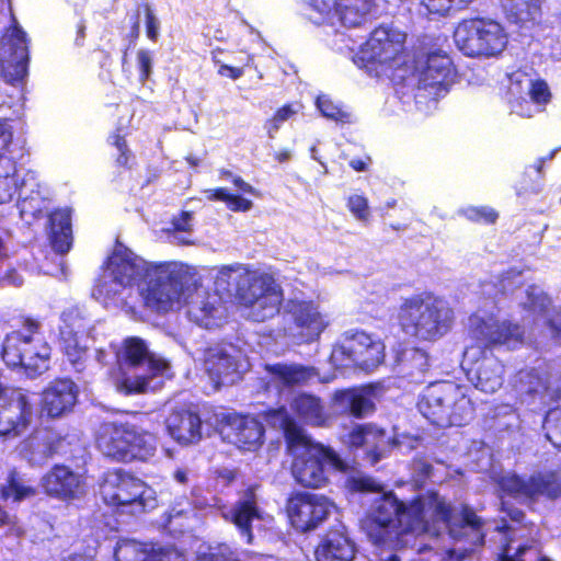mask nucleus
I'll use <instances>...</instances> for the list:
<instances>
[{
    "label": "nucleus",
    "instance_id": "nucleus-1",
    "mask_svg": "<svg viewBox=\"0 0 561 561\" xmlns=\"http://www.w3.org/2000/svg\"><path fill=\"white\" fill-rule=\"evenodd\" d=\"M350 485L356 492L378 493L360 522L368 539L377 547L407 548V536L415 537L428 530L426 510L434 520L446 526L455 540H466L471 546L484 543L483 519L467 504L460 506V518H456L454 506L437 490L430 489L405 501L393 490H385L383 484L370 476L354 477Z\"/></svg>",
    "mask_w": 561,
    "mask_h": 561
},
{
    "label": "nucleus",
    "instance_id": "nucleus-2",
    "mask_svg": "<svg viewBox=\"0 0 561 561\" xmlns=\"http://www.w3.org/2000/svg\"><path fill=\"white\" fill-rule=\"evenodd\" d=\"M267 415L280 420V428L291 450V474L305 489H323L330 483L331 471L347 473L350 465L329 445L314 442L290 416L284 407L270 410Z\"/></svg>",
    "mask_w": 561,
    "mask_h": 561
},
{
    "label": "nucleus",
    "instance_id": "nucleus-3",
    "mask_svg": "<svg viewBox=\"0 0 561 561\" xmlns=\"http://www.w3.org/2000/svg\"><path fill=\"white\" fill-rule=\"evenodd\" d=\"M455 322L454 308L432 291L402 298L396 312L399 331L417 344L439 341L453 330Z\"/></svg>",
    "mask_w": 561,
    "mask_h": 561
},
{
    "label": "nucleus",
    "instance_id": "nucleus-4",
    "mask_svg": "<svg viewBox=\"0 0 561 561\" xmlns=\"http://www.w3.org/2000/svg\"><path fill=\"white\" fill-rule=\"evenodd\" d=\"M218 278L226 282L228 291H234L239 305L250 309L254 321L264 322L278 314L283 290L271 275L241 266H224Z\"/></svg>",
    "mask_w": 561,
    "mask_h": 561
},
{
    "label": "nucleus",
    "instance_id": "nucleus-5",
    "mask_svg": "<svg viewBox=\"0 0 561 561\" xmlns=\"http://www.w3.org/2000/svg\"><path fill=\"white\" fill-rule=\"evenodd\" d=\"M417 408L431 424L440 428L465 426L476 414L466 387L450 380L430 383L421 394Z\"/></svg>",
    "mask_w": 561,
    "mask_h": 561
},
{
    "label": "nucleus",
    "instance_id": "nucleus-6",
    "mask_svg": "<svg viewBox=\"0 0 561 561\" xmlns=\"http://www.w3.org/2000/svg\"><path fill=\"white\" fill-rule=\"evenodd\" d=\"M157 435L130 422L104 423L95 438L104 457L116 462H148L157 453Z\"/></svg>",
    "mask_w": 561,
    "mask_h": 561
},
{
    "label": "nucleus",
    "instance_id": "nucleus-7",
    "mask_svg": "<svg viewBox=\"0 0 561 561\" xmlns=\"http://www.w3.org/2000/svg\"><path fill=\"white\" fill-rule=\"evenodd\" d=\"M39 330V321L24 317L20 328L5 335L1 357L8 367H22L31 373L44 371L47 368L50 347Z\"/></svg>",
    "mask_w": 561,
    "mask_h": 561
},
{
    "label": "nucleus",
    "instance_id": "nucleus-8",
    "mask_svg": "<svg viewBox=\"0 0 561 561\" xmlns=\"http://www.w3.org/2000/svg\"><path fill=\"white\" fill-rule=\"evenodd\" d=\"M457 48L469 58L497 59L508 44V34L502 23L488 16L465 18L454 31Z\"/></svg>",
    "mask_w": 561,
    "mask_h": 561
},
{
    "label": "nucleus",
    "instance_id": "nucleus-9",
    "mask_svg": "<svg viewBox=\"0 0 561 561\" xmlns=\"http://www.w3.org/2000/svg\"><path fill=\"white\" fill-rule=\"evenodd\" d=\"M496 484L502 494L528 505L540 499L554 502L561 499V469L540 470L528 477L506 473L497 478Z\"/></svg>",
    "mask_w": 561,
    "mask_h": 561
},
{
    "label": "nucleus",
    "instance_id": "nucleus-10",
    "mask_svg": "<svg viewBox=\"0 0 561 561\" xmlns=\"http://www.w3.org/2000/svg\"><path fill=\"white\" fill-rule=\"evenodd\" d=\"M20 214L23 218L41 219L48 216V236L53 249L60 254L67 253L72 244L71 213L68 208L49 211V201L38 190L31 188L30 194L20 195Z\"/></svg>",
    "mask_w": 561,
    "mask_h": 561
},
{
    "label": "nucleus",
    "instance_id": "nucleus-11",
    "mask_svg": "<svg viewBox=\"0 0 561 561\" xmlns=\"http://www.w3.org/2000/svg\"><path fill=\"white\" fill-rule=\"evenodd\" d=\"M141 290L145 307L158 313L169 312L184 291L182 274L169 262H160L149 268Z\"/></svg>",
    "mask_w": 561,
    "mask_h": 561
},
{
    "label": "nucleus",
    "instance_id": "nucleus-12",
    "mask_svg": "<svg viewBox=\"0 0 561 561\" xmlns=\"http://www.w3.org/2000/svg\"><path fill=\"white\" fill-rule=\"evenodd\" d=\"M30 41L25 31L13 22L1 36L0 72L4 81L23 89L28 75Z\"/></svg>",
    "mask_w": 561,
    "mask_h": 561
},
{
    "label": "nucleus",
    "instance_id": "nucleus-13",
    "mask_svg": "<svg viewBox=\"0 0 561 561\" xmlns=\"http://www.w3.org/2000/svg\"><path fill=\"white\" fill-rule=\"evenodd\" d=\"M290 525L300 533H309L322 526L335 505L328 496L308 491L291 493L286 501Z\"/></svg>",
    "mask_w": 561,
    "mask_h": 561
},
{
    "label": "nucleus",
    "instance_id": "nucleus-14",
    "mask_svg": "<svg viewBox=\"0 0 561 561\" xmlns=\"http://www.w3.org/2000/svg\"><path fill=\"white\" fill-rule=\"evenodd\" d=\"M405 38V33L390 25L377 26L366 42L367 58L391 70L410 69Z\"/></svg>",
    "mask_w": 561,
    "mask_h": 561
},
{
    "label": "nucleus",
    "instance_id": "nucleus-15",
    "mask_svg": "<svg viewBox=\"0 0 561 561\" xmlns=\"http://www.w3.org/2000/svg\"><path fill=\"white\" fill-rule=\"evenodd\" d=\"M146 484L130 472L115 468L103 473L100 482V495L112 507L138 505L144 510Z\"/></svg>",
    "mask_w": 561,
    "mask_h": 561
},
{
    "label": "nucleus",
    "instance_id": "nucleus-16",
    "mask_svg": "<svg viewBox=\"0 0 561 561\" xmlns=\"http://www.w3.org/2000/svg\"><path fill=\"white\" fill-rule=\"evenodd\" d=\"M221 438L241 450L255 451L264 443L265 427L255 416L238 412L221 413L216 423Z\"/></svg>",
    "mask_w": 561,
    "mask_h": 561
},
{
    "label": "nucleus",
    "instance_id": "nucleus-17",
    "mask_svg": "<svg viewBox=\"0 0 561 561\" xmlns=\"http://www.w3.org/2000/svg\"><path fill=\"white\" fill-rule=\"evenodd\" d=\"M470 335L483 351H492L499 346L522 344L525 337L524 328L511 320L472 316L470 318Z\"/></svg>",
    "mask_w": 561,
    "mask_h": 561
},
{
    "label": "nucleus",
    "instance_id": "nucleus-18",
    "mask_svg": "<svg viewBox=\"0 0 561 561\" xmlns=\"http://www.w3.org/2000/svg\"><path fill=\"white\" fill-rule=\"evenodd\" d=\"M154 264L136 255L124 243L116 240L103 267L110 271L114 283L126 288L144 282L149 276V268Z\"/></svg>",
    "mask_w": 561,
    "mask_h": 561
},
{
    "label": "nucleus",
    "instance_id": "nucleus-19",
    "mask_svg": "<svg viewBox=\"0 0 561 561\" xmlns=\"http://www.w3.org/2000/svg\"><path fill=\"white\" fill-rule=\"evenodd\" d=\"M345 359L346 365L370 371L385 360V345L380 340H374L364 331H355L347 335L337 350Z\"/></svg>",
    "mask_w": 561,
    "mask_h": 561
},
{
    "label": "nucleus",
    "instance_id": "nucleus-20",
    "mask_svg": "<svg viewBox=\"0 0 561 561\" xmlns=\"http://www.w3.org/2000/svg\"><path fill=\"white\" fill-rule=\"evenodd\" d=\"M256 491L257 486L255 484L248 485L239 492V497L230 510L222 515L225 520L236 527L247 545L254 542L253 523L263 519Z\"/></svg>",
    "mask_w": 561,
    "mask_h": 561
},
{
    "label": "nucleus",
    "instance_id": "nucleus-21",
    "mask_svg": "<svg viewBox=\"0 0 561 561\" xmlns=\"http://www.w3.org/2000/svg\"><path fill=\"white\" fill-rule=\"evenodd\" d=\"M390 437L386 428L376 423H360L354 425L343 438V444L350 453L367 447L364 459L371 466L382 458V451Z\"/></svg>",
    "mask_w": 561,
    "mask_h": 561
},
{
    "label": "nucleus",
    "instance_id": "nucleus-22",
    "mask_svg": "<svg viewBox=\"0 0 561 561\" xmlns=\"http://www.w3.org/2000/svg\"><path fill=\"white\" fill-rule=\"evenodd\" d=\"M78 400V387L70 378H56L42 391L39 410L48 419L70 413Z\"/></svg>",
    "mask_w": 561,
    "mask_h": 561
},
{
    "label": "nucleus",
    "instance_id": "nucleus-23",
    "mask_svg": "<svg viewBox=\"0 0 561 561\" xmlns=\"http://www.w3.org/2000/svg\"><path fill=\"white\" fill-rule=\"evenodd\" d=\"M84 479L66 465H54L42 478L44 492L54 499L70 502L84 494Z\"/></svg>",
    "mask_w": 561,
    "mask_h": 561
},
{
    "label": "nucleus",
    "instance_id": "nucleus-24",
    "mask_svg": "<svg viewBox=\"0 0 561 561\" xmlns=\"http://www.w3.org/2000/svg\"><path fill=\"white\" fill-rule=\"evenodd\" d=\"M456 67L448 54L436 50L427 54L419 69V83L422 88L434 89L436 93L448 88L455 82Z\"/></svg>",
    "mask_w": 561,
    "mask_h": 561
},
{
    "label": "nucleus",
    "instance_id": "nucleus-25",
    "mask_svg": "<svg viewBox=\"0 0 561 561\" xmlns=\"http://www.w3.org/2000/svg\"><path fill=\"white\" fill-rule=\"evenodd\" d=\"M64 325L60 327L59 342L62 354L78 373L82 371L89 357L88 347L82 344L78 333L83 331V319L79 314L69 311L64 317Z\"/></svg>",
    "mask_w": 561,
    "mask_h": 561
},
{
    "label": "nucleus",
    "instance_id": "nucleus-26",
    "mask_svg": "<svg viewBox=\"0 0 561 561\" xmlns=\"http://www.w3.org/2000/svg\"><path fill=\"white\" fill-rule=\"evenodd\" d=\"M287 312L291 316L304 342L311 343L319 339L327 328V322L312 300L290 299Z\"/></svg>",
    "mask_w": 561,
    "mask_h": 561
},
{
    "label": "nucleus",
    "instance_id": "nucleus-27",
    "mask_svg": "<svg viewBox=\"0 0 561 561\" xmlns=\"http://www.w3.org/2000/svg\"><path fill=\"white\" fill-rule=\"evenodd\" d=\"M356 545L346 531L328 529L314 549L316 561H354Z\"/></svg>",
    "mask_w": 561,
    "mask_h": 561
},
{
    "label": "nucleus",
    "instance_id": "nucleus-28",
    "mask_svg": "<svg viewBox=\"0 0 561 561\" xmlns=\"http://www.w3.org/2000/svg\"><path fill=\"white\" fill-rule=\"evenodd\" d=\"M371 394L373 389L369 386L350 387L336 390L332 401L340 408L342 414L360 420L376 411Z\"/></svg>",
    "mask_w": 561,
    "mask_h": 561
},
{
    "label": "nucleus",
    "instance_id": "nucleus-29",
    "mask_svg": "<svg viewBox=\"0 0 561 561\" xmlns=\"http://www.w3.org/2000/svg\"><path fill=\"white\" fill-rule=\"evenodd\" d=\"M167 430L179 444H195L202 438V420L197 412L174 410L167 420Z\"/></svg>",
    "mask_w": 561,
    "mask_h": 561
},
{
    "label": "nucleus",
    "instance_id": "nucleus-30",
    "mask_svg": "<svg viewBox=\"0 0 561 561\" xmlns=\"http://www.w3.org/2000/svg\"><path fill=\"white\" fill-rule=\"evenodd\" d=\"M515 403L530 405L549 391V382L535 369H523L513 381Z\"/></svg>",
    "mask_w": 561,
    "mask_h": 561
},
{
    "label": "nucleus",
    "instance_id": "nucleus-31",
    "mask_svg": "<svg viewBox=\"0 0 561 561\" xmlns=\"http://www.w3.org/2000/svg\"><path fill=\"white\" fill-rule=\"evenodd\" d=\"M264 370L273 382L286 388L305 385L317 375L314 367L294 363L266 364Z\"/></svg>",
    "mask_w": 561,
    "mask_h": 561
},
{
    "label": "nucleus",
    "instance_id": "nucleus-32",
    "mask_svg": "<svg viewBox=\"0 0 561 561\" xmlns=\"http://www.w3.org/2000/svg\"><path fill=\"white\" fill-rule=\"evenodd\" d=\"M290 407L295 414L309 425L325 427L330 424V415L322 400L314 394L299 393L293 399Z\"/></svg>",
    "mask_w": 561,
    "mask_h": 561
},
{
    "label": "nucleus",
    "instance_id": "nucleus-33",
    "mask_svg": "<svg viewBox=\"0 0 561 561\" xmlns=\"http://www.w3.org/2000/svg\"><path fill=\"white\" fill-rule=\"evenodd\" d=\"M204 364L215 389H219L227 380H232L239 371L237 359L221 350L209 351Z\"/></svg>",
    "mask_w": 561,
    "mask_h": 561
},
{
    "label": "nucleus",
    "instance_id": "nucleus-34",
    "mask_svg": "<svg viewBox=\"0 0 561 561\" xmlns=\"http://www.w3.org/2000/svg\"><path fill=\"white\" fill-rule=\"evenodd\" d=\"M376 0H333L332 10L340 23L348 28L359 27L367 20Z\"/></svg>",
    "mask_w": 561,
    "mask_h": 561
},
{
    "label": "nucleus",
    "instance_id": "nucleus-35",
    "mask_svg": "<svg viewBox=\"0 0 561 561\" xmlns=\"http://www.w3.org/2000/svg\"><path fill=\"white\" fill-rule=\"evenodd\" d=\"M27 179H19L13 158H0V205L10 203L15 194L22 195Z\"/></svg>",
    "mask_w": 561,
    "mask_h": 561
},
{
    "label": "nucleus",
    "instance_id": "nucleus-36",
    "mask_svg": "<svg viewBox=\"0 0 561 561\" xmlns=\"http://www.w3.org/2000/svg\"><path fill=\"white\" fill-rule=\"evenodd\" d=\"M148 346L142 339L138 336L126 337L116 354L117 363L121 366L139 367L148 358Z\"/></svg>",
    "mask_w": 561,
    "mask_h": 561
},
{
    "label": "nucleus",
    "instance_id": "nucleus-37",
    "mask_svg": "<svg viewBox=\"0 0 561 561\" xmlns=\"http://www.w3.org/2000/svg\"><path fill=\"white\" fill-rule=\"evenodd\" d=\"M36 494V488L26 484L23 477L14 468L9 471L5 483L0 488V496L3 500L11 499L14 502L24 501Z\"/></svg>",
    "mask_w": 561,
    "mask_h": 561
},
{
    "label": "nucleus",
    "instance_id": "nucleus-38",
    "mask_svg": "<svg viewBox=\"0 0 561 561\" xmlns=\"http://www.w3.org/2000/svg\"><path fill=\"white\" fill-rule=\"evenodd\" d=\"M501 5L517 23L533 22L540 15V0H501Z\"/></svg>",
    "mask_w": 561,
    "mask_h": 561
},
{
    "label": "nucleus",
    "instance_id": "nucleus-39",
    "mask_svg": "<svg viewBox=\"0 0 561 561\" xmlns=\"http://www.w3.org/2000/svg\"><path fill=\"white\" fill-rule=\"evenodd\" d=\"M149 546L136 540H122L115 548L114 558L116 561H144Z\"/></svg>",
    "mask_w": 561,
    "mask_h": 561
},
{
    "label": "nucleus",
    "instance_id": "nucleus-40",
    "mask_svg": "<svg viewBox=\"0 0 561 561\" xmlns=\"http://www.w3.org/2000/svg\"><path fill=\"white\" fill-rule=\"evenodd\" d=\"M472 0H420L427 14L445 16L450 12L467 8Z\"/></svg>",
    "mask_w": 561,
    "mask_h": 561
},
{
    "label": "nucleus",
    "instance_id": "nucleus-41",
    "mask_svg": "<svg viewBox=\"0 0 561 561\" xmlns=\"http://www.w3.org/2000/svg\"><path fill=\"white\" fill-rule=\"evenodd\" d=\"M196 561H243L238 552L226 542L209 546L206 551L196 554Z\"/></svg>",
    "mask_w": 561,
    "mask_h": 561
},
{
    "label": "nucleus",
    "instance_id": "nucleus-42",
    "mask_svg": "<svg viewBox=\"0 0 561 561\" xmlns=\"http://www.w3.org/2000/svg\"><path fill=\"white\" fill-rule=\"evenodd\" d=\"M116 388L126 396L145 393L149 388V379L145 375L130 377L121 374L116 379Z\"/></svg>",
    "mask_w": 561,
    "mask_h": 561
},
{
    "label": "nucleus",
    "instance_id": "nucleus-43",
    "mask_svg": "<svg viewBox=\"0 0 561 561\" xmlns=\"http://www.w3.org/2000/svg\"><path fill=\"white\" fill-rule=\"evenodd\" d=\"M317 107L321 114L336 123H351V115L344 111L342 106L335 104L329 96L322 95L317 98Z\"/></svg>",
    "mask_w": 561,
    "mask_h": 561
},
{
    "label": "nucleus",
    "instance_id": "nucleus-44",
    "mask_svg": "<svg viewBox=\"0 0 561 561\" xmlns=\"http://www.w3.org/2000/svg\"><path fill=\"white\" fill-rule=\"evenodd\" d=\"M461 214L469 221L482 225H493L499 218V213L490 206H468Z\"/></svg>",
    "mask_w": 561,
    "mask_h": 561
},
{
    "label": "nucleus",
    "instance_id": "nucleus-45",
    "mask_svg": "<svg viewBox=\"0 0 561 561\" xmlns=\"http://www.w3.org/2000/svg\"><path fill=\"white\" fill-rule=\"evenodd\" d=\"M547 439L561 451V409H552L545 420Z\"/></svg>",
    "mask_w": 561,
    "mask_h": 561
},
{
    "label": "nucleus",
    "instance_id": "nucleus-46",
    "mask_svg": "<svg viewBox=\"0 0 561 561\" xmlns=\"http://www.w3.org/2000/svg\"><path fill=\"white\" fill-rule=\"evenodd\" d=\"M434 473V467L425 458L419 457L412 460V474L411 481L415 489H422L432 478Z\"/></svg>",
    "mask_w": 561,
    "mask_h": 561
},
{
    "label": "nucleus",
    "instance_id": "nucleus-47",
    "mask_svg": "<svg viewBox=\"0 0 561 561\" xmlns=\"http://www.w3.org/2000/svg\"><path fill=\"white\" fill-rule=\"evenodd\" d=\"M296 113L297 111L290 103L284 104L277 108L264 123V128L266 129L268 137L274 138L283 123L291 118Z\"/></svg>",
    "mask_w": 561,
    "mask_h": 561
},
{
    "label": "nucleus",
    "instance_id": "nucleus-48",
    "mask_svg": "<svg viewBox=\"0 0 561 561\" xmlns=\"http://www.w3.org/2000/svg\"><path fill=\"white\" fill-rule=\"evenodd\" d=\"M527 301L525 309L530 312H537L547 316L552 307V299L547 293H536L534 289H527Z\"/></svg>",
    "mask_w": 561,
    "mask_h": 561
},
{
    "label": "nucleus",
    "instance_id": "nucleus-49",
    "mask_svg": "<svg viewBox=\"0 0 561 561\" xmlns=\"http://www.w3.org/2000/svg\"><path fill=\"white\" fill-rule=\"evenodd\" d=\"M348 211L359 221L367 222L370 218V209L367 197L360 194H352L346 199Z\"/></svg>",
    "mask_w": 561,
    "mask_h": 561
},
{
    "label": "nucleus",
    "instance_id": "nucleus-50",
    "mask_svg": "<svg viewBox=\"0 0 561 561\" xmlns=\"http://www.w3.org/2000/svg\"><path fill=\"white\" fill-rule=\"evenodd\" d=\"M476 386L484 392H494L502 385V376L496 371H486L485 369H477Z\"/></svg>",
    "mask_w": 561,
    "mask_h": 561
},
{
    "label": "nucleus",
    "instance_id": "nucleus-51",
    "mask_svg": "<svg viewBox=\"0 0 561 561\" xmlns=\"http://www.w3.org/2000/svg\"><path fill=\"white\" fill-rule=\"evenodd\" d=\"M139 8H141L142 13L145 14L146 34L148 38L152 42H157L159 37L160 23L151 4L144 1L139 3Z\"/></svg>",
    "mask_w": 561,
    "mask_h": 561
},
{
    "label": "nucleus",
    "instance_id": "nucleus-52",
    "mask_svg": "<svg viewBox=\"0 0 561 561\" xmlns=\"http://www.w3.org/2000/svg\"><path fill=\"white\" fill-rule=\"evenodd\" d=\"M528 92L531 101L537 104H547L551 99L549 87L542 79L529 80Z\"/></svg>",
    "mask_w": 561,
    "mask_h": 561
},
{
    "label": "nucleus",
    "instance_id": "nucleus-53",
    "mask_svg": "<svg viewBox=\"0 0 561 561\" xmlns=\"http://www.w3.org/2000/svg\"><path fill=\"white\" fill-rule=\"evenodd\" d=\"M71 445V439L68 434L66 435H54L47 438L45 442V453L47 456L57 454H67Z\"/></svg>",
    "mask_w": 561,
    "mask_h": 561
},
{
    "label": "nucleus",
    "instance_id": "nucleus-54",
    "mask_svg": "<svg viewBox=\"0 0 561 561\" xmlns=\"http://www.w3.org/2000/svg\"><path fill=\"white\" fill-rule=\"evenodd\" d=\"M545 325L550 331L551 337L561 340V305L552 307L545 318Z\"/></svg>",
    "mask_w": 561,
    "mask_h": 561
},
{
    "label": "nucleus",
    "instance_id": "nucleus-55",
    "mask_svg": "<svg viewBox=\"0 0 561 561\" xmlns=\"http://www.w3.org/2000/svg\"><path fill=\"white\" fill-rule=\"evenodd\" d=\"M217 51H222V50L219 48L214 50L211 53L213 54L211 59H213L214 64L218 66V69H217L218 75L221 77H228L232 80L240 79L244 73L243 68L242 67H233V66L220 62V60L217 59V57H216Z\"/></svg>",
    "mask_w": 561,
    "mask_h": 561
},
{
    "label": "nucleus",
    "instance_id": "nucleus-56",
    "mask_svg": "<svg viewBox=\"0 0 561 561\" xmlns=\"http://www.w3.org/2000/svg\"><path fill=\"white\" fill-rule=\"evenodd\" d=\"M216 310V307L214 304L207 301V300H202L199 302V305L195 306L193 305L191 308H190V313H192L197 321H207L209 320L210 318L214 317V312Z\"/></svg>",
    "mask_w": 561,
    "mask_h": 561
},
{
    "label": "nucleus",
    "instance_id": "nucleus-57",
    "mask_svg": "<svg viewBox=\"0 0 561 561\" xmlns=\"http://www.w3.org/2000/svg\"><path fill=\"white\" fill-rule=\"evenodd\" d=\"M137 62L139 68V79L145 82L149 79L152 68L151 55L148 50L140 49L137 53Z\"/></svg>",
    "mask_w": 561,
    "mask_h": 561
},
{
    "label": "nucleus",
    "instance_id": "nucleus-58",
    "mask_svg": "<svg viewBox=\"0 0 561 561\" xmlns=\"http://www.w3.org/2000/svg\"><path fill=\"white\" fill-rule=\"evenodd\" d=\"M144 365H147L148 375L146 376L148 377L149 380L162 375L164 370L168 368V365L163 359L157 358L150 352H148V358L145 360Z\"/></svg>",
    "mask_w": 561,
    "mask_h": 561
},
{
    "label": "nucleus",
    "instance_id": "nucleus-59",
    "mask_svg": "<svg viewBox=\"0 0 561 561\" xmlns=\"http://www.w3.org/2000/svg\"><path fill=\"white\" fill-rule=\"evenodd\" d=\"M226 206L231 211L245 213L253 207V203L241 195L230 193Z\"/></svg>",
    "mask_w": 561,
    "mask_h": 561
},
{
    "label": "nucleus",
    "instance_id": "nucleus-60",
    "mask_svg": "<svg viewBox=\"0 0 561 561\" xmlns=\"http://www.w3.org/2000/svg\"><path fill=\"white\" fill-rule=\"evenodd\" d=\"M12 129L5 121H0V158H10L7 156L8 148L12 141Z\"/></svg>",
    "mask_w": 561,
    "mask_h": 561
},
{
    "label": "nucleus",
    "instance_id": "nucleus-61",
    "mask_svg": "<svg viewBox=\"0 0 561 561\" xmlns=\"http://www.w3.org/2000/svg\"><path fill=\"white\" fill-rule=\"evenodd\" d=\"M193 214L187 210H183L180 213L178 217H174L171 221L173 231L178 232H190L192 231V220Z\"/></svg>",
    "mask_w": 561,
    "mask_h": 561
},
{
    "label": "nucleus",
    "instance_id": "nucleus-62",
    "mask_svg": "<svg viewBox=\"0 0 561 561\" xmlns=\"http://www.w3.org/2000/svg\"><path fill=\"white\" fill-rule=\"evenodd\" d=\"M501 511L504 512L512 522L523 526L526 525V513L522 508L513 504L502 502Z\"/></svg>",
    "mask_w": 561,
    "mask_h": 561
},
{
    "label": "nucleus",
    "instance_id": "nucleus-63",
    "mask_svg": "<svg viewBox=\"0 0 561 561\" xmlns=\"http://www.w3.org/2000/svg\"><path fill=\"white\" fill-rule=\"evenodd\" d=\"M144 561H171V552L165 548L149 546Z\"/></svg>",
    "mask_w": 561,
    "mask_h": 561
},
{
    "label": "nucleus",
    "instance_id": "nucleus-64",
    "mask_svg": "<svg viewBox=\"0 0 561 561\" xmlns=\"http://www.w3.org/2000/svg\"><path fill=\"white\" fill-rule=\"evenodd\" d=\"M529 549L528 546H520L517 548L514 556L508 553L510 547L508 545L503 546L502 552L497 557V561H524L520 559L522 554Z\"/></svg>",
    "mask_w": 561,
    "mask_h": 561
}]
</instances>
